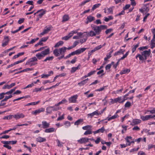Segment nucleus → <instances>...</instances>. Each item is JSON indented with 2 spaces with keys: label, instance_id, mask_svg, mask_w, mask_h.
<instances>
[{
  "label": "nucleus",
  "instance_id": "f257e3e1",
  "mask_svg": "<svg viewBox=\"0 0 155 155\" xmlns=\"http://www.w3.org/2000/svg\"><path fill=\"white\" fill-rule=\"evenodd\" d=\"M91 27L92 30L89 32H87L84 34L88 36L91 37L100 34L102 30L106 29L107 28V26L105 25L96 26L92 25Z\"/></svg>",
  "mask_w": 155,
  "mask_h": 155
},
{
  "label": "nucleus",
  "instance_id": "f03ea898",
  "mask_svg": "<svg viewBox=\"0 0 155 155\" xmlns=\"http://www.w3.org/2000/svg\"><path fill=\"white\" fill-rule=\"evenodd\" d=\"M50 53V48H48L44 51L37 53L36 54L35 57L37 58V60H40L44 58L45 56L49 54Z\"/></svg>",
  "mask_w": 155,
  "mask_h": 155
},
{
  "label": "nucleus",
  "instance_id": "7ed1b4c3",
  "mask_svg": "<svg viewBox=\"0 0 155 155\" xmlns=\"http://www.w3.org/2000/svg\"><path fill=\"white\" fill-rule=\"evenodd\" d=\"M66 47H63L58 49H56L53 51V54L56 57L60 55L64 54V53L66 51Z\"/></svg>",
  "mask_w": 155,
  "mask_h": 155
},
{
  "label": "nucleus",
  "instance_id": "20e7f679",
  "mask_svg": "<svg viewBox=\"0 0 155 155\" xmlns=\"http://www.w3.org/2000/svg\"><path fill=\"white\" fill-rule=\"evenodd\" d=\"M37 58L34 56L29 58L26 62L25 65H28L30 67L35 66L38 64Z\"/></svg>",
  "mask_w": 155,
  "mask_h": 155
},
{
  "label": "nucleus",
  "instance_id": "39448f33",
  "mask_svg": "<svg viewBox=\"0 0 155 155\" xmlns=\"http://www.w3.org/2000/svg\"><path fill=\"white\" fill-rule=\"evenodd\" d=\"M77 30H73L70 32L67 35L61 38V39L65 41L68 40L74 34L77 33Z\"/></svg>",
  "mask_w": 155,
  "mask_h": 155
},
{
  "label": "nucleus",
  "instance_id": "423d86ee",
  "mask_svg": "<svg viewBox=\"0 0 155 155\" xmlns=\"http://www.w3.org/2000/svg\"><path fill=\"white\" fill-rule=\"evenodd\" d=\"M151 54V51L150 49H148V50L144 51L141 52V54L144 58L145 60H146L147 57L149 56Z\"/></svg>",
  "mask_w": 155,
  "mask_h": 155
},
{
  "label": "nucleus",
  "instance_id": "0eeeda50",
  "mask_svg": "<svg viewBox=\"0 0 155 155\" xmlns=\"http://www.w3.org/2000/svg\"><path fill=\"white\" fill-rule=\"evenodd\" d=\"M154 116L152 115H146V116L140 115V118L143 121H146L150 120V119L154 118Z\"/></svg>",
  "mask_w": 155,
  "mask_h": 155
},
{
  "label": "nucleus",
  "instance_id": "6e6552de",
  "mask_svg": "<svg viewBox=\"0 0 155 155\" xmlns=\"http://www.w3.org/2000/svg\"><path fill=\"white\" fill-rule=\"evenodd\" d=\"M78 95L76 94L69 97L68 99V101L70 103H75L76 102L77 99L78 98Z\"/></svg>",
  "mask_w": 155,
  "mask_h": 155
},
{
  "label": "nucleus",
  "instance_id": "1a4fd4ad",
  "mask_svg": "<svg viewBox=\"0 0 155 155\" xmlns=\"http://www.w3.org/2000/svg\"><path fill=\"white\" fill-rule=\"evenodd\" d=\"M77 142L80 144H85L88 142V138L86 137H82L78 140Z\"/></svg>",
  "mask_w": 155,
  "mask_h": 155
},
{
  "label": "nucleus",
  "instance_id": "9d476101",
  "mask_svg": "<svg viewBox=\"0 0 155 155\" xmlns=\"http://www.w3.org/2000/svg\"><path fill=\"white\" fill-rule=\"evenodd\" d=\"M114 8V7L112 6L109 8H104V12L107 14H112L113 13V9Z\"/></svg>",
  "mask_w": 155,
  "mask_h": 155
},
{
  "label": "nucleus",
  "instance_id": "9b49d317",
  "mask_svg": "<svg viewBox=\"0 0 155 155\" xmlns=\"http://www.w3.org/2000/svg\"><path fill=\"white\" fill-rule=\"evenodd\" d=\"M101 114V113L100 112L98 111V110H96L91 113L88 114L87 116L88 117L92 118L95 115L98 116L99 115H100Z\"/></svg>",
  "mask_w": 155,
  "mask_h": 155
},
{
  "label": "nucleus",
  "instance_id": "f8f14e48",
  "mask_svg": "<svg viewBox=\"0 0 155 155\" xmlns=\"http://www.w3.org/2000/svg\"><path fill=\"white\" fill-rule=\"evenodd\" d=\"M25 117V115L22 113H17L13 115V118L17 120L20 118H23Z\"/></svg>",
  "mask_w": 155,
  "mask_h": 155
},
{
  "label": "nucleus",
  "instance_id": "ddd939ff",
  "mask_svg": "<svg viewBox=\"0 0 155 155\" xmlns=\"http://www.w3.org/2000/svg\"><path fill=\"white\" fill-rule=\"evenodd\" d=\"M46 11L43 9H41L37 11L38 13L37 16L41 18L46 13Z\"/></svg>",
  "mask_w": 155,
  "mask_h": 155
},
{
  "label": "nucleus",
  "instance_id": "4468645a",
  "mask_svg": "<svg viewBox=\"0 0 155 155\" xmlns=\"http://www.w3.org/2000/svg\"><path fill=\"white\" fill-rule=\"evenodd\" d=\"M51 26L46 27L45 28L43 31L40 33V35H44L47 33L49 31L51 30Z\"/></svg>",
  "mask_w": 155,
  "mask_h": 155
},
{
  "label": "nucleus",
  "instance_id": "2eb2a0df",
  "mask_svg": "<svg viewBox=\"0 0 155 155\" xmlns=\"http://www.w3.org/2000/svg\"><path fill=\"white\" fill-rule=\"evenodd\" d=\"M45 109L43 108H41L38 109L36 110L35 111H33L31 112V114L36 115L37 114L43 112L45 111Z\"/></svg>",
  "mask_w": 155,
  "mask_h": 155
},
{
  "label": "nucleus",
  "instance_id": "dca6fc26",
  "mask_svg": "<svg viewBox=\"0 0 155 155\" xmlns=\"http://www.w3.org/2000/svg\"><path fill=\"white\" fill-rule=\"evenodd\" d=\"M9 41L8 37L7 36H5L4 38V40L2 43V47H5L6 45Z\"/></svg>",
  "mask_w": 155,
  "mask_h": 155
},
{
  "label": "nucleus",
  "instance_id": "f3484780",
  "mask_svg": "<svg viewBox=\"0 0 155 155\" xmlns=\"http://www.w3.org/2000/svg\"><path fill=\"white\" fill-rule=\"evenodd\" d=\"M141 122V120L138 119H134L133 120L132 122L130 123V125L134 126L137 125L140 123Z\"/></svg>",
  "mask_w": 155,
  "mask_h": 155
},
{
  "label": "nucleus",
  "instance_id": "a211bd4d",
  "mask_svg": "<svg viewBox=\"0 0 155 155\" xmlns=\"http://www.w3.org/2000/svg\"><path fill=\"white\" fill-rule=\"evenodd\" d=\"M42 127L43 129H45L49 127L50 124L49 123H48L46 121L44 120L42 122Z\"/></svg>",
  "mask_w": 155,
  "mask_h": 155
},
{
  "label": "nucleus",
  "instance_id": "6ab92c4d",
  "mask_svg": "<svg viewBox=\"0 0 155 155\" xmlns=\"http://www.w3.org/2000/svg\"><path fill=\"white\" fill-rule=\"evenodd\" d=\"M15 85V83H11L10 85H9L8 84H6L5 85L2 87L3 89H10L11 88H12V87L14 86Z\"/></svg>",
  "mask_w": 155,
  "mask_h": 155
},
{
  "label": "nucleus",
  "instance_id": "aec40b11",
  "mask_svg": "<svg viewBox=\"0 0 155 155\" xmlns=\"http://www.w3.org/2000/svg\"><path fill=\"white\" fill-rule=\"evenodd\" d=\"M125 140L127 142V146H130V141L132 140V137L130 136H127L125 138Z\"/></svg>",
  "mask_w": 155,
  "mask_h": 155
},
{
  "label": "nucleus",
  "instance_id": "412c9836",
  "mask_svg": "<svg viewBox=\"0 0 155 155\" xmlns=\"http://www.w3.org/2000/svg\"><path fill=\"white\" fill-rule=\"evenodd\" d=\"M56 129L53 127H51L48 128H46L44 131V132L46 133H50L55 132Z\"/></svg>",
  "mask_w": 155,
  "mask_h": 155
},
{
  "label": "nucleus",
  "instance_id": "4be33fe9",
  "mask_svg": "<svg viewBox=\"0 0 155 155\" xmlns=\"http://www.w3.org/2000/svg\"><path fill=\"white\" fill-rule=\"evenodd\" d=\"M87 21L85 22L86 24H87L89 22H90L92 21L95 20L94 17L91 15L88 16L87 18Z\"/></svg>",
  "mask_w": 155,
  "mask_h": 155
},
{
  "label": "nucleus",
  "instance_id": "5701e85b",
  "mask_svg": "<svg viewBox=\"0 0 155 155\" xmlns=\"http://www.w3.org/2000/svg\"><path fill=\"white\" fill-rule=\"evenodd\" d=\"M84 123V120L83 119H80L76 120L74 123L75 125L78 126L83 124Z\"/></svg>",
  "mask_w": 155,
  "mask_h": 155
},
{
  "label": "nucleus",
  "instance_id": "b1692460",
  "mask_svg": "<svg viewBox=\"0 0 155 155\" xmlns=\"http://www.w3.org/2000/svg\"><path fill=\"white\" fill-rule=\"evenodd\" d=\"M86 49V48H82L75 51L76 54L78 55L84 51Z\"/></svg>",
  "mask_w": 155,
  "mask_h": 155
},
{
  "label": "nucleus",
  "instance_id": "393cba45",
  "mask_svg": "<svg viewBox=\"0 0 155 155\" xmlns=\"http://www.w3.org/2000/svg\"><path fill=\"white\" fill-rule=\"evenodd\" d=\"M130 69L127 68H124L123 70L120 72V74L122 75L124 74L128 73L130 72Z\"/></svg>",
  "mask_w": 155,
  "mask_h": 155
},
{
  "label": "nucleus",
  "instance_id": "a878e982",
  "mask_svg": "<svg viewBox=\"0 0 155 155\" xmlns=\"http://www.w3.org/2000/svg\"><path fill=\"white\" fill-rule=\"evenodd\" d=\"M117 102L121 103H123L127 99V98L124 99L122 97H119L117 98Z\"/></svg>",
  "mask_w": 155,
  "mask_h": 155
},
{
  "label": "nucleus",
  "instance_id": "bb28decb",
  "mask_svg": "<svg viewBox=\"0 0 155 155\" xmlns=\"http://www.w3.org/2000/svg\"><path fill=\"white\" fill-rule=\"evenodd\" d=\"M88 80V78H87L78 83V84L80 86H83L87 83Z\"/></svg>",
  "mask_w": 155,
  "mask_h": 155
},
{
  "label": "nucleus",
  "instance_id": "cd10ccee",
  "mask_svg": "<svg viewBox=\"0 0 155 155\" xmlns=\"http://www.w3.org/2000/svg\"><path fill=\"white\" fill-rule=\"evenodd\" d=\"M104 130L105 129L104 128V127H103L93 132V133H94V134H95L99 132L103 133L104 132Z\"/></svg>",
  "mask_w": 155,
  "mask_h": 155
},
{
  "label": "nucleus",
  "instance_id": "c85d7f7f",
  "mask_svg": "<svg viewBox=\"0 0 155 155\" xmlns=\"http://www.w3.org/2000/svg\"><path fill=\"white\" fill-rule=\"evenodd\" d=\"M81 65L80 64H79L77 67H73L71 68V73L74 72L80 68Z\"/></svg>",
  "mask_w": 155,
  "mask_h": 155
},
{
  "label": "nucleus",
  "instance_id": "c756f323",
  "mask_svg": "<svg viewBox=\"0 0 155 155\" xmlns=\"http://www.w3.org/2000/svg\"><path fill=\"white\" fill-rule=\"evenodd\" d=\"M53 111V110L52 107L49 106L46 108V112L48 114H51Z\"/></svg>",
  "mask_w": 155,
  "mask_h": 155
},
{
  "label": "nucleus",
  "instance_id": "7c9ffc66",
  "mask_svg": "<svg viewBox=\"0 0 155 155\" xmlns=\"http://www.w3.org/2000/svg\"><path fill=\"white\" fill-rule=\"evenodd\" d=\"M124 51H125V50L120 49V50L119 51L115 52L114 53V55L116 56L117 55H119L121 54H124Z\"/></svg>",
  "mask_w": 155,
  "mask_h": 155
},
{
  "label": "nucleus",
  "instance_id": "2f4dec72",
  "mask_svg": "<svg viewBox=\"0 0 155 155\" xmlns=\"http://www.w3.org/2000/svg\"><path fill=\"white\" fill-rule=\"evenodd\" d=\"M46 140L45 138L42 137H38L36 139V140L39 142H42L45 141Z\"/></svg>",
  "mask_w": 155,
  "mask_h": 155
},
{
  "label": "nucleus",
  "instance_id": "473e14b6",
  "mask_svg": "<svg viewBox=\"0 0 155 155\" xmlns=\"http://www.w3.org/2000/svg\"><path fill=\"white\" fill-rule=\"evenodd\" d=\"M137 58H138L139 60L141 61H143L144 60H145L142 54H137L136 56V58L137 59Z\"/></svg>",
  "mask_w": 155,
  "mask_h": 155
},
{
  "label": "nucleus",
  "instance_id": "72a5a7b5",
  "mask_svg": "<svg viewBox=\"0 0 155 155\" xmlns=\"http://www.w3.org/2000/svg\"><path fill=\"white\" fill-rule=\"evenodd\" d=\"M64 44V42L61 41H60L57 42L54 46V48H58L60 46H61Z\"/></svg>",
  "mask_w": 155,
  "mask_h": 155
},
{
  "label": "nucleus",
  "instance_id": "f704fd0d",
  "mask_svg": "<svg viewBox=\"0 0 155 155\" xmlns=\"http://www.w3.org/2000/svg\"><path fill=\"white\" fill-rule=\"evenodd\" d=\"M92 127V126L90 125H87L85 126H84L82 127V129L83 130H92L91 128Z\"/></svg>",
  "mask_w": 155,
  "mask_h": 155
},
{
  "label": "nucleus",
  "instance_id": "c9c22d12",
  "mask_svg": "<svg viewBox=\"0 0 155 155\" xmlns=\"http://www.w3.org/2000/svg\"><path fill=\"white\" fill-rule=\"evenodd\" d=\"M13 117V115H7L5 116L3 118V119L4 120H9L12 119V118Z\"/></svg>",
  "mask_w": 155,
  "mask_h": 155
},
{
  "label": "nucleus",
  "instance_id": "e433bc0d",
  "mask_svg": "<svg viewBox=\"0 0 155 155\" xmlns=\"http://www.w3.org/2000/svg\"><path fill=\"white\" fill-rule=\"evenodd\" d=\"M52 107H53V111H57L61 108V107H59V105H57V104L52 106Z\"/></svg>",
  "mask_w": 155,
  "mask_h": 155
},
{
  "label": "nucleus",
  "instance_id": "4c0bfd02",
  "mask_svg": "<svg viewBox=\"0 0 155 155\" xmlns=\"http://www.w3.org/2000/svg\"><path fill=\"white\" fill-rule=\"evenodd\" d=\"M104 20L106 21V22H108L109 20H112L113 18V17L112 16H108V17H105L104 18Z\"/></svg>",
  "mask_w": 155,
  "mask_h": 155
},
{
  "label": "nucleus",
  "instance_id": "58836bf2",
  "mask_svg": "<svg viewBox=\"0 0 155 155\" xmlns=\"http://www.w3.org/2000/svg\"><path fill=\"white\" fill-rule=\"evenodd\" d=\"M155 47V40L152 39L151 41L150 48L153 49Z\"/></svg>",
  "mask_w": 155,
  "mask_h": 155
},
{
  "label": "nucleus",
  "instance_id": "ea45409f",
  "mask_svg": "<svg viewBox=\"0 0 155 155\" xmlns=\"http://www.w3.org/2000/svg\"><path fill=\"white\" fill-rule=\"evenodd\" d=\"M56 142H57L58 147H62L63 144L64 143L61 142L58 139L56 140Z\"/></svg>",
  "mask_w": 155,
  "mask_h": 155
},
{
  "label": "nucleus",
  "instance_id": "a19ab883",
  "mask_svg": "<svg viewBox=\"0 0 155 155\" xmlns=\"http://www.w3.org/2000/svg\"><path fill=\"white\" fill-rule=\"evenodd\" d=\"M25 53L24 52H22L21 53H18L17 54L14 55L13 57V59H15L17 58L21 55H23Z\"/></svg>",
  "mask_w": 155,
  "mask_h": 155
},
{
  "label": "nucleus",
  "instance_id": "79ce46f5",
  "mask_svg": "<svg viewBox=\"0 0 155 155\" xmlns=\"http://www.w3.org/2000/svg\"><path fill=\"white\" fill-rule=\"evenodd\" d=\"M68 102L67 100L66 99H63L62 101H61L58 102V103L57 104V105H60V104H64L66 103H67Z\"/></svg>",
  "mask_w": 155,
  "mask_h": 155
},
{
  "label": "nucleus",
  "instance_id": "37998d69",
  "mask_svg": "<svg viewBox=\"0 0 155 155\" xmlns=\"http://www.w3.org/2000/svg\"><path fill=\"white\" fill-rule=\"evenodd\" d=\"M119 117L118 115L117 114H115L114 115L112 116V117H109L108 118V121H110V120L114 119L118 117Z\"/></svg>",
  "mask_w": 155,
  "mask_h": 155
},
{
  "label": "nucleus",
  "instance_id": "c03bdc74",
  "mask_svg": "<svg viewBox=\"0 0 155 155\" xmlns=\"http://www.w3.org/2000/svg\"><path fill=\"white\" fill-rule=\"evenodd\" d=\"M114 64V62H111V64H107L105 67V69L106 70H108L110 69L111 65Z\"/></svg>",
  "mask_w": 155,
  "mask_h": 155
},
{
  "label": "nucleus",
  "instance_id": "a18cd8bd",
  "mask_svg": "<svg viewBox=\"0 0 155 155\" xmlns=\"http://www.w3.org/2000/svg\"><path fill=\"white\" fill-rule=\"evenodd\" d=\"M101 5V4L98 3V4H96L93 6V7H92L91 8L92 11H94V10L96 8H98L99 6Z\"/></svg>",
  "mask_w": 155,
  "mask_h": 155
},
{
  "label": "nucleus",
  "instance_id": "49530a36",
  "mask_svg": "<svg viewBox=\"0 0 155 155\" xmlns=\"http://www.w3.org/2000/svg\"><path fill=\"white\" fill-rule=\"evenodd\" d=\"M147 112H149L150 114H155V108H153V109L150 110H147L146 112L145 113V114H148Z\"/></svg>",
  "mask_w": 155,
  "mask_h": 155
},
{
  "label": "nucleus",
  "instance_id": "de8ad7c7",
  "mask_svg": "<svg viewBox=\"0 0 155 155\" xmlns=\"http://www.w3.org/2000/svg\"><path fill=\"white\" fill-rule=\"evenodd\" d=\"M69 19V16L67 15H64L63 17V21H67Z\"/></svg>",
  "mask_w": 155,
  "mask_h": 155
},
{
  "label": "nucleus",
  "instance_id": "09e8293b",
  "mask_svg": "<svg viewBox=\"0 0 155 155\" xmlns=\"http://www.w3.org/2000/svg\"><path fill=\"white\" fill-rule=\"evenodd\" d=\"M27 58V57H25V58H24V59H21V60H19V61H16L14 63L15 65H16V64H19L20 63H21L22 62H23V61H24Z\"/></svg>",
  "mask_w": 155,
  "mask_h": 155
},
{
  "label": "nucleus",
  "instance_id": "8fccbe9b",
  "mask_svg": "<svg viewBox=\"0 0 155 155\" xmlns=\"http://www.w3.org/2000/svg\"><path fill=\"white\" fill-rule=\"evenodd\" d=\"M77 30V31H78V30ZM86 32H84L83 33H82L81 32H77V33L78 36L79 37L80 36H83L84 37L85 36H88V35H85L84 34L85 33H86Z\"/></svg>",
  "mask_w": 155,
  "mask_h": 155
},
{
  "label": "nucleus",
  "instance_id": "3c124183",
  "mask_svg": "<svg viewBox=\"0 0 155 155\" xmlns=\"http://www.w3.org/2000/svg\"><path fill=\"white\" fill-rule=\"evenodd\" d=\"M92 131L91 130H86L84 133V134L85 135L91 134Z\"/></svg>",
  "mask_w": 155,
  "mask_h": 155
},
{
  "label": "nucleus",
  "instance_id": "603ef678",
  "mask_svg": "<svg viewBox=\"0 0 155 155\" xmlns=\"http://www.w3.org/2000/svg\"><path fill=\"white\" fill-rule=\"evenodd\" d=\"M53 58L54 57L52 56L47 57L44 60H43V61L46 62L47 61H51L53 59Z\"/></svg>",
  "mask_w": 155,
  "mask_h": 155
},
{
  "label": "nucleus",
  "instance_id": "864d4df0",
  "mask_svg": "<svg viewBox=\"0 0 155 155\" xmlns=\"http://www.w3.org/2000/svg\"><path fill=\"white\" fill-rule=\"evenodd\" d=\"M16 87H15L10 90L9 91L5 92L6 94H11L16 89Z\"/></svg>",
  "mask_w": 155,
  "mask_h": 155
},
{
  "label": "nucleus",
  "instance_id": "5fc2aeb1",
  "mask_svg": "<svg viewBox=\"0 0 155 155\" xmlns=\"http://www.w3.org/2000/svg\"><path fill=\"white\" fill-rule=\"evenodd\" d=\"M12 97V95H10L8 96H5V98L1 101V102L6 101L8 99L11 98Z\"/></svg>",
  "mask_w": 155,
  "mask_h": 155
},
{
  "label": "nucleus",
  "instance_id": "6e6d98bb",
  "mask_svg": "<svg viewBox=\"0 0 155 155\" xmlns=\"http://www.w3.org/2000/svg\"><path fill=\"white\" fill-rule=\"evenodd\" d=\"M44 87H41L40 88H35L34 90V92H37L39 91H41L42 89H44Z\"/></svg>",
  "mask_w": 155,
  "mask_h": 155
},
{
  "label": "nucleus",
  "instance_id": "4d7b16f0",
  "mask_svg": "<svg viewBox=\"0 0 155 155\" xmlns=\"http://www.w3.org/2000/svg\"><path fill=\"white\" fill-rule=\"evenodd\" d=\"M65 124V128H68L70 127L71 126V123L70 122L68 121H66L64 123Z\"/></svg>",
  "mask_w": 155,
  "mask_h": 155
},
{
  "label": "nucleus",
  "instance_id": "13d9d810",
  "mask_svg": "<svg viewBox=\"0 0 155 155\" xmlns=\"http://www.w3.org/2000/svg\"><path fill=\"white\" fill-rule=\"evenodd\" d=\"M65 115V114H63L61 116H59L57 119V120L60 121L64 119V116Z\"/></svg>",
  "mask_w": 155,
  "mask_h": 155
},
{
  "label": "nucleus",
  "instance_id": "bf43d9fd",
  "mask_svg": "<svg viewBox=\"0 0 155 155\" xmlns=\"http://www.w3.org/2000/svg\"><path fill=\"white\" fill-rule=\"evenodd\" d=\"M129 53V51H128L124 54L123 56L121 57L120 59V60H122L124 59V58H126L127 56L128 55V54Z\"/></svg>",
  "mask_w": 155,
  "mask_h": 155
},
{
  "label": "nucleus",
  "instance_id": "052dcab7",
  "mask_svg": "<svg viewBox=\"0 0 155 155\" xmlns=\"http://www.w3.org/2000/svg\"><path fill=\"white\" fill-rule=\"evenodd\" d=\"M129 115L128 114H126L125 115L124 117H122L121 118V121L122 122H123L124 120L128 117Z\"/></svg>",
  "mask_w": 155,
  "mask_h": 155
},
{
  "label": "nucleus",
  "instance_id": "680f3d73",
  "mask_svg": "<svg viewBox=\"0 0 155 155\" xmlns=\"http://www.w3.org/2000/svg\"><path fill=\"white\" fill-rule=\"evenodd\" d=\"M131 103L129 101H127L125 104L124 107L125 108L129 107L131 106Z\"/></svg>",
  "mask_w": 155,
  "mask_h": 155
},
{
  "label": "nucleus",
  "instance_id": "e2e57ef3",
  "mask_svg": "<svg viewBox=\"0 0 155 155\" xmlns=\"http://www.w3.org/2000/svg\"><path fill=\"white\" fill-rule=\"evenodd\" d=\"M39 39L38 38H34L33 39H32L30 41V44H33L35 42L37 41Z\"/></svg>",
  "mask_w": 155,
  "mask_h": 155
},
{
  "label": "nucleus",
  "instance_id": "0e129e2a",
  "mask_svg": "<svg viewBox=\"0 0 155 155\" xmlns=\"http://www.w3.org/2000/svg\"><path fill=\"white\" fill-rule=\"evenodd\" d=\"M77 57H74L71 61L70 63L72 64H74L77 61Z\"/></svg>",
  "mask_w": 155,
  "mask_h": 155
},
{
  "label": "nucleus",
  "instance_id": "69168bd1",
  "mask_svg": "<svg viewBox=\"0 0 155 155\" xmlns=\"http://www.w3.org/2000/svg\"><path fill=\"white\" fill-rule=\"evenodd\" d=\"M96 72V71L95 70L91 71L87 74L88 76H89L90 77L91 76L94 74Z\"/></svg>",
  "mask_w": 155,
  "mask_h": 155
},
{
  "label": "nucleus",
  "instance_id": "338daca9",
  "mask_svg": "<svg viewBox=\"0 0 155 155\" xmlns=\"http://www.w3.org/2000/svg\"><path fill=\"white\" fill-rule=\"evenodd\" d=\"M110 100L111 101H110V103H111V104H113L114 103L117 102V98L114 99H110Z\"/></svg>",
  "mask_w": 155,
  "mask_h": 155
},
{
  "label": "nucleus",
  "instance_id": "774afa93",
  "mask_svg": "<svg viewBox=\"0 0 155 155\" xmlns=\"http://www.w3.org/2000/svg\"><path fill=\"white\" fill-rule=\"evenodd\" d=\"M148 48V47L147 46H143L139 48V49L140 51H143L144 50L147 49Z\"/></svg>",
  "mask_w": 155,
  "mask_h": 155
}]
</instances>
